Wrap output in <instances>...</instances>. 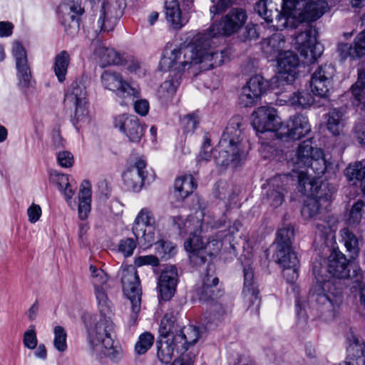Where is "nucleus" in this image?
I'll use <instances>...</instances> for the list:
<instances>
[{
	"label": "nucleus",
	"mask_w": 365,
	"mask_h": 365,
	"mask_svg": "<svg viewBox=\"0 0 365 365\" xmlns=\"http://www.w3.org/2000/svg\"><path fill=\"white\" fill-rule=\"evenodd\" d=\"M200 122V112L196 110L189 113L180 119L184 133H193Z\"/></svg>",
	"instance_id": "obj_53"
},
{
	"label": "nucleus",
	"mask_w": 365,
	"mask_h": 365,
	"mask_svg": "<svg viewBox=\"0 0 365 365\" xmlns=\"http://www.w3.org/2000/svg\"><path fill=\"white\" fill-rule=\"evenodd\" d=\"M322 200L325 201V199L308 198L302 208L301 212L303 217L310 219L317 215L320 209V202Z\"/></svg>",
	"instance_id": "obj_48"
},
{
	"label": "nucleus",
	"mask_w": 365,
	"mask_h": 365,
	"mask_svg": "<svg viewBox=\"0 0 365 365\" xmlns=\"http://www.w3.org/2000/svg\"><path fill=\"white\" fill-rule=\"evenodd\" d=\"M91 190L88 180H83L78 194V216L85 220L91 211Z\"/></svg>",
	"instance_id": "obj_37"
},
{
	"label": "nucleus",
	"mask_w": 365,
	"mask_h": 365,
	"mask_svg": "<svg viewBox=\"0 0 365 365\" xmlns=\"http://www.w3.org/2000/svg\"><path fill=\"white\" fill-rule=\"evenodd\" d=\"M173 227L176 228L180 235H184L190 232V237L184 243L185 249L187 252L193 255V260L196 263L204 264L206 257L204 255L205 244L202 237L200 235L201 230L198 229L200 222L197 220L187 218L184 220L182 216H173L170 217Z\"/></svg>",
	"instance_id": "obj_7"
},
{
	"label": "nucleus",
	"mask_w": 365,
	"mask_h": 365,
	"mask_svg": "<svg viewBox=\"0 0 365 365\" xmlns=\"http://www.w3.org/2000/svg\"><path fill=\"white\" fill-rule=\"evenodd\" d=\"M200 336L198 328L189 325L180 328L179 334L173 338L178 349L185 352L190 346L194 345Z\"/></svg>",
	"instance_id": "obj_32"
},
{
	"label": "nucleus",
	"mask_w": 365,
	"mask_h": 365,
	"mask_svg": "<svg viewBox=\"0 0 365 365\" xmlns=\"http://www.w3.org/2000/svg\"><path fill=\"white\" fill-rule=\"evenodd\" d=\"M101 80L106 89L115 92L121 98L132 97L133 100L139 96V91L125 81L122 75L116 71H105L101 76Z\"/></svg>",
	"instance_id": "obj_14"
},
{
	"label": "nucleus",
	"mask_w": 365,
	"mask_h": 365,
	"mask_svg": "<svg viewBox=\"0 0 365 365\" xmlns=\"http://www.w3.org/2000/svg\"><path fill=\"white\" fill-rule=\"evenodd\" d=\"M155 224V218L153 217L151 212L148 209H142L137 215L133 226V233L136 239L141 237L144 240L145 242L148 245L154 243L155 237L153 232L146 233L145 227H150Z\"/></svg>",
	"instance_id": "obj_24"
},
{
	"label": "nucleus",
	"mask_w": 365,
	"mask_h": 365,
	"mask_svg": "<svg viewBox=\"0 0 365 365\" xmlns=\"http://www.w3.org/2000/svg\"><path fill=\"white\" fill-rule=\"evenodd\" d=\"M285 43L284 36L280 33H276L270 37L262 39L261 48L265 56L272 61L285 51Z\"/></svg>",
	"instance_id": "obj_27"
},
{
	"label": "nucleus",
	"mask_w": 365,
	"mask_h": 365,
	"mask_svg": "<svg viewBox=\"0 0 365 365\" xmlns=\"http://www.w3.org/2000/svg\"><path fill=\"white\" fill-rule=\"evenodd\" d=\"M258 37L259 34L257 30V26L253 24H248L240 36V39L243 41L256 39Z\"/></svg>",
	"instance_id": "obj_63"
},
{
	"label": "nucleus",
	"mask_w": 365,
	"mask_h": 365,
	"mask_svg": "<svg viewBox=\"0 0 365 365\" xmlns=\"http://www.w3.org/2000/svg\"><path fill=\"white\" fill-rule=\"evenodd\" d=\"M185 46L186 45L178 47L172 43H168L163 51V57L159 63L160 70L166 71L173 68L175 71H178L174 76L165 81L158 91V97L163 103H168L175 95L177 88L180 85V73L197 64H189L185 66V69L182 68L181 62L184 61L183 49ZM199 64L200 68L205 70L202 68V64Z\"/></svg>",
	"instance_id": "obj_4"
},
{
	"label": "nucleus",
	"mask_w": 365,
	"mask_h": 365,
	"mask_svg": "<svg viewBox=\"0 0 365 365\" xmlns=\"http://www.w3.org/2000/svg\"><path fill=\"white\" fill-rule=\"evenodd\" d=\"M178 283V271L175 267L165 268L159 277L158 289L160 297L165 301L170 300L175 292Z\"/></svg>",
	"instance_id": "obj_25"
},
{
	"label": "nucleus",
	"mask_w": 365,
	"mask_h": 365,
	"mask_svg": "<svg viewBox=\"0 0 365 365\" xmlns=\"http://www.w3.org/2000/svg\"><path fill=\"white\" fill-rule=\"evenodd\" d=\"M365 207V202L358 200L351 207L347 224L351 227H356L359 224L362 217V212Z\"/></svg>",
	"instance_id": "obj_52"
},
{
	"label": "nucleus",
	"mask_w": 365,
	"mask_h": 365,
	"mask_svg": "<svg viewBox=\"0 0 365 365\" xmlns=\"http://www.w3.org/2000/svg\"><path fill=\"white\" fill-rule=\"evenodd\" d=\"M123 14V8L118 1L110 0L109 1H103L101 15L98 21L100 27V31H112L118 20L122 17Z\"/></svg>",
	"instance_id": "obj_20"
},
{
	"label": "nucleus",
	"mask_w": 365,
	"mask_h": 365,
	"mask_svg": "<svg viewBox=\"0 0 365 365\" xmlns=\"http://www.w3.org/2000/svg\"><path fill=\"white\" fill-rule=\"evenodd\" d=\"M95 55L98 58L101 67L110 65H122L123 63L122 56L112 48L100 45L95 49Z\"/></svg>",
	"instance_id": "obj_35"
},
{
	"label": "nucleus",
	"mask_w": 365,
	"mask_h": 365,
	"mask_svg": "<svg viewBox=\"0 0 365 365\" xmlns=\"http://www.w3.org/2000/svg\"><path fill=\"white\" fill-rule=\"evenodd\" d=\"M242 122L239 116L232 118L224 130L218 145L211 149L201 148L197 163L207 162L213 156L216 165L222 167L238 166L246 156L245 145L242 138Z\"/></svg>",
	"instance_id": "obj_3"
},
{
	"label": "nucleus",
	"mask_w": 365,
	"mask_h": 365,
	"mask_svg": "<svg viewBox=\"0 0 365 365\" xmlns=\"http://www.w3.org/2000/svg\"><path fill=\"white\" fill-rule=\"evenodd\" d=\"M353 284L351 286V292L359 298L361 305L365 309V283L363 282V274L361 270H353V275L351 277Z\"/></svg>",
	"instance_id": "obj_44"
},
{
	"label": "nucleus",
	"mask_w": 365,
	"mask_h": 365,
	"mask_svg": "<svg viewBox=\"0 0 365 365\" xmlns=\"http://www.w3.org/2000/svg\"><path fill=\"white\" fill-rule=\"evenodd\" d=\"M159 259L155 255H144L139 256L135 259V265L141 267L143 265H151L153 267H158L159 265Z\"/></svg>",
	"instance_id": "obj_62"
},
{
	"label": "nucleus",
	"mask_w": 365,
	"mask_h": 365,
	"mask_svg": "<svg viewBox=\"0 0 365 365\" xmlns=\"http://www.w3.org/2000/svg\"><path fill=\"white\" fill-rule=\"evenodd\" d=\"M181 327L177 323V317L173 312H167L161 319L159 333L164 339H173L179 334Z\"/></svg>",
	"instance_id": "obj_36"
},
{
	"label": "nucleus",
	"mask_w": 365,
	"mask_h": 365,
	"mask_svg": "<svg viewBox=\"0 0 365 365\" xmlns=\"http://www.w3.org/2000/svg\"><path fill=\"white\" fill-rule=\"evenodd\" d=\"M340 235L341 242L344 243L350 259H355L357 258L360 252L358 237L349 228H343L341 230Z\"/></svg>",
	"instance_id": "obj_40"
},
{
	"label": "nucleus",
	"mask_w": 365,
	"mask_h": 365,
	"mask_svg": "<svg viewBox=\"0 0 365 365\" xmlns=\"http://www.w3.org/2000/svg\"><path fill=\"white\" fill-rule=\"evenodd\" d=\"M289 101L291 105L305 108L311 106L314 102V98L312 94L307 91H297L289 97Z\"/></svg>",
	"instance_id": "obj_46"
},
{
	"label": "nucleus",
	"mask_w": 365,
	"mask_h": 365,
	"mask_svg": "<svg viewBox=\"0 0 365 365\" xmlns=\"http://www.w3.org/2000/svg\"><path fill=\"white\" fill-rule=\"evenodd\" d=\"M69 63L70 56L66 51H61L55 56L53 68L58 81H65Z\"/></svg>",
	"instance_id": "obj_41"
},
{
	"label": "nucleus",
	"mask_w": 365,
	"mask_h": 365,
	"mask_svg": "<svg viewBox=\"0 0 365 365\" xmlns=\"http://www.w3.org/2000/svg\"><path fill=\"white\" fill-rule=\"evenodd\" d=\"M327 129L334 135H339L343 128V113L336 108L329 110L327 119Z\"/></svg>",
	"instance_id": "obj_45"
},
{
	"label": "nucleus",
	"mask_w": 365,
	"mask_h": 365,
	"mask_svg": "<svg viewBox=\"0 0 365 365\" xmlns=\"http://www.w3.org/2000/svg\"><path fill=\"white\" fill-rule=\"evenodd\" d=\"M274 258L284 268V277L289 282H293L298 277L297 266L299 260L292 246L276 245Z\"/></svg>",
	"instance_id": "obj_17"
},
{
	"label": "nucleus",
	"mask_w": 365,
	"mask_h": 365,
	"mask_svg": "<svg viewBox=\"0 0 365 365\" xmlns=\"http://www.w3.org/2000/svg\"><path fill=\"white\" fill-rule=\"evenodd\" d=\"M247 19L246 11L233 8L223 16L219 23L213 24L207 31L197 33L183 49L182 68L192 63H202L205 70L221 66L227 59V50H217L213 45L219 36H230L236 33Z\"/></svg>",
	"instance_id": "obj_1"
},
{
	"label": "nucleus",
	"mask_w": 365,
	"mask_h": 365,
	"mask_svg": "<svg viewBox=\"0 0 365 365\" xmlns=\"http://www.w3.org/2000/svg\"><path fill=\"white\" fill-rule=\"evenodd\" d=\"M335 73L336 68L333 64L324 63L319 66L312 76V91L315 95L325 97L333 86Z\"/></svg>",
	"instance_id": "obj_15"
},
{
	"label": "nucleus",
	"mask_w": 365,
	"mask_h": 365,
	"mask_svg": "<svg viewBox=\"0 0 365 365\" xmlns=\"http://www.w3.org/2000/svg\"><path fill=\"white\" fill-rule=\"evenodd\" d=\"M294 232L292 226L287 225L278 230L275 240L276 245L292 246Z\"/></svg>",
	"instance_id": "obj_50"
},
{
	"label": "nucleus",
	"mask_w": 365,
	"mask_h": 365,
	"mask_svg": "<svg viewBox=\"0 0 365 365\" xmlns=\"http://www.w3.org/2000/svg\"><path fill=\"white\" fill-rule=\"evenodd\" d=\"M351 93L358 103L363 104L365 108V83L359 75L358 81L351 86Z\"/></svg>",
	"instance_id": "obj_57"
},
{
	"label": "nucleus",
	"mask_w": 365,
	"mask_h": 365,
	"mask_svg": "<svg viewBox=\"0 0 365 365\" xmlns=\"http://www.w3.org/2000/svg\"><path fill=\"white\" fill-rule=\"evenodd\" d=\"M328 4L323 0H260L256 3L255 11L266 22L275 24V30H282L287 26L288 19L293 11H300L299 14L304 21H317L328 10Z\"/></svg>",
	"instance_id": "obj_2"
},
{
	"label": "nucleus",
	"mask_w": 365,
	"mask_h": 365,
	"mask_svg": "<svg viewBox=\"0 0 365 365\" xmlns=\"http://www.w3.org/2000/svg\"><path fill=\"white\" fill-rule=\"evenodd\" d=\"M244 274V287L242 294L246 300L250 303V306H255V309H259L261 299L259 297V290L254 280V271L250 267H245Z\"/></svg>",
	"instance_id": "obj_28"
},
{
	"label": "nucleus",
	"mask_w": 365,
	"mask_h": 365,
	"mask_svg": "<svg viewBox=\"0 0 365 365\" xmlns=\"http://www.w3.org/2000/svg\"><path fill=\"white\" fill-rule=\"evenodd\" d=\"M347 181L352 185H356L365 178V163L356 161L349 163L344 171Z\"/></svg>",
	"instance_id": "obj_42"
},
{
	"label": "nucleus",
	"mask_w": 365,
	"mask_h": 365,
	"mask_svg": "<svg viewBox=\"0 0 365 365\" xmlns=\"http://www.w3.org/2000/svg\"><path fill=\"white\" fill-rule=\"evenodd\" d=\"M327 271L334 277L345 279L350 276L349 260L341 251L334 249L327 259Z\"/></svg>",
	"instance_id": "obj_26"
},
{
	"label": "nucleus",
	"mask_w": 365,
	"mask_h": 365,
	"mask_svg": "<svg viewBox=\"0 0 365 365\" xmlns=\"http://www.w3.org/2000/svg\"><path fill=\"white\" fill-rule=\"evenodd\" d=\"M12 55L15 58L19 86L21 89L32 86V76L25 48L19 42L13 45Z\"/></svg>",
	"instance_id": "obj_19"
},
{
	"label": "nucleus",
	"mask_w": 365,
	"mask_h": 365,
	"mask_svg": "<svg viewBox=\"0 0 365 365\" xmlns=\"http://www.w3.org/2000/svg\"><path fill=\"white\" fill-rule=\"evenodd\" d=\"M316 149L318 148L312 146L311 139L302 142L296 151L293 172L297 173L307 167L312 161Z\"/></svg>",
	"instance_id": "obj_33"
},
{
	"label": "nucleus",
	"mask_w": 365,
	"mask_h": 365,
	"mask_svg": "<svg viewBox=\"0 0 365 365\" xmlns=\"http://www.w3.org/2000/svg\"><path fill=\"white\" fill-rule=\"evenodd\" d=\"M277 61L279 72L287 74L288 81H293L297 75V69L299 64V60L296 53L291 51H285L278 58Z\"/></svg>",
	"instance_id": "obj_31"
},
{
	"label": "nucleus",
	"mask_w": 365,
	"mask_h": 365,
	"mask_svg": "<svg viewBox=\"0 0 365 365\" xmlns=\"http://www.w3.org/2000/svg\"><path fill=\"white\" fill-rule=\"evenodd\" d=\"M155 245L157 252L162 255V257H170L176 252V247L171 242L160 240L156 242Z\"/></svg>",
	"instance_id": "obj_56"
},
{
	"label": "nucleus",
	"mask_w": 365,
	"mask_h": 365,
	"mask_svg": "<svg viewBox=\"0 0 365 365\" xmlns=\"http://www.w3.org/2000/svg\"><path fill=\"white\" fill-rule=\"evenodd\" d=\"M156 347L157 357L162 364H168L172 361L175 351L180 354L184 353L178 349L173 339H158L156 341Z\"/></svg>",
	"instance_id": "obj_34"
},
{
	"label": "nucleus",
	"mask_w": 365,
	"mask_h": 365,
	"mask_svg": "<svg viewBox=\"0 0 365 365\" xmlns=\"http://www.w3.org/2000/svg\"><path fill=\"white\" fill-rule=\"evenodd\" d=\"M311 130L307 116L296 114L289 118L286 125L282 123L277 131V138L282 141L297 140Z\"/></svg>",
	"instance_id": "obj_11"
},
{
	"label": "nucleus",
	"mask_w": 365,
	"mask_h": 365,
	"mask_svg": "<svg viewBox=\"0 0 365 365\" xmlns=\"http://www.w3.org/2000/svg\"><path fill=\"white\" fill-rule=\"evenodd\" d=\"M349 346L345 362L347 365H365V344L351 333L348 336Z\"/></svg>",
	"instance_id": "obj_29"
},
{
	"label": "nucleus",
	"mask_w": 365,
	"mask_h": 365,
	"mask_svg": "<svg viewBox=\"0 0 365 365\" xmlns=\"http://www.w3.org/2000/svg\"><path fill=\"white\" fill-rule=\"evenodd\" d=\"M296 173L298 177V190L302 195L308 198L325 199L327 202L331 200V195L327 192L326 186H319L315 178H312L310 173H307L303 170H298Z\"/></svg>",
	"instance_id": "obj_18"
},
{
	"label": "nucleus",
	"mask_w": 365,
	"mask_h": 365,
	"mask_svg": "<svg viewBox=\"0 0 365 365\" xmlns=\"http://www.w3.org/2000/svg\"><path fill=\"white\" fill-rule=\"evenodd\" d=\"M312 161L304 169L307 173L311 170L317 177L322 176L327 170L326 160L322 149H316Z\"/></svg>",
	"instance_id": "obj_43"
},
{
	"label": "nucleus",
	"mask_w": 365,
	"mask_h": 365,
	"mask_svg": "<svg viewBox=\"0 0 365 365\" xmlns=\"http://www.w3.org/2000/svg\"><path fill=\"white\" fill-rule=\"evenodd\" d=\"M252 125L257 133L277 131L282 123L277 116V110L272 106H260L252 113Z\"/></svg>",
	"instance_id": "obj_13"
},
{
	"label": "nucleus",
	"mask_w": 365,
	"mask_h": 365,
	"mask_svg": "<svg viewBox=\"0 0 365 365\" xmlns=\"http://www.w3.org/2000/svg\"><path fill=\"white\" fill-rule=\"evenodd\" d=\"M338 52L341 61L349 58L356 60L365 57V30L356 36L352 43H339Z\"/></svg>",
	"instance_id": "obj_23"
},
{
	"label": "nucleus",
	"mask_w": 365,
	"mask_h": 365,
	"mask_svg": "<svg viewBox=\"0 0 365 365\" xmlns=\"http://www.w3.org/2000/svg\"><path fill=\"white\" fill-rule=\"evenodd\" d=\"M84 12L81 0H63L58 7V13L61 24L68 31H76L79 28V19Z\"/></svg>",
	"instance_id": "obj_16"
},
{
	"label": "nucleus",
	"mask_w": 365,
	"mask_h": 365,
	"mask_svg": "<svg viewBox=\"0 0 365 365\" xmlns=\"http://www.w3.org/2000/svg\"><path fill=\"white\" fill-rule=\"evenodd\" d=\"M165 14L167 21L175 30L181 29L189 21L186 15H182L178 0H165Z\"/></svg>",
	"instance_id": "obj_30"
},
{
	"label": "nucleus",
	"mask_w": 365,
	"mask_h": 365,
	"mask_svg": "<svg viewBox=\"0 0 365 365\" xmlns=\"http://www.w3.org/2000/svg\"><path fill=\"white\" fill-rule=\"evenodd\" d=\"M235 0H212L215 4L210 7V12L218 14L231 6Z\"/></svg>",
	"instance_id": "obj_64"
},
{
	"label": "nucleus",
	"mask_w": 365,
	"mask_h": 365,
	"mask_svg": "<svg viewBox=\"0 0 365 365\" xmlns=\"http://www.w3.org/2000/svg\"><path fill=\"white\" fill-rule=\"evenodd\" d=\"M145 168V161L139 159L135 162L133 168L128 169L123 173L122 178L128 190L140 191L146 181L149 182L150 180L154 178L152 175L150 176L145 175L144 170Z\"/></svg>",
	"instance_id": "obj_21"
},
{
	"label": "nucleus",
	"mask_w": 365,
	"mask_h": 365,
	"mask_svg": "<svg viewBox=\"0 0 365 365\" xmlns=\"http://www.w3.org/2000/svg\"><path fill=\"white\" fill-rule=\"evenodd\" d=\"M113 125L130 143H139L144 135V125L135 115H118L114 118Z\"/></svg>",
	"instance_id": "obj_12"
},
{
	"label": "nucleus",
	"mask_w": 365,
	"mask_h": 365,
	"mask_svg": "<svg viewBox=\"0 0 365 365\" xmlns=\"http://www.w3.org/2000/svg\"><path fill=\"white\" fill-rule=\"evenodd\" d=\"M38 343L35 326L31 325L29 329L26 330L23 336V344L29 349H34Z\"/></svg>",
	"instance_id": "obj_58"
},
{
	"label": "nucleus",
	"mask_w": 365,
	"mask_h": 365,
	"mask_svg": "<svg viewBox=\"0 0 365 365\" xmlns=\"http://www.w3.org/2000/svg\"><path fill=\"white\" fill-rule=\"evenodd\" d=\"M216 189L218 190L216 195L221 200H227L230 202L235 198L232 187L225 182H218L216 185Z\"/></svg>",
	"instance_id": "obj_55"
},
{
	"label": "nucleus",
	"mask_w": 365,
	"mask_h": 365,
	"mask_svg": "<svg viewBox=\"0 0 365 365\" xmlns=\"http://www.w3.org/2000/svg\"><path fill=\"white\" fill-rule=\"evenodd\" d=\"M88 336L93 349L101 346L103 354L113 361L120 359L121 350L114 345V324L110 318L101 315L95 325L88 330Z\"/></svg>",
	"instance_id": "obj_6"
},
{
	"label": "nucleus",
	"mask_w": 365,
	"mask_h": 365,
	"mask_svg": "<svg viewBox=\"0 0 365 365\" xmlns=\"http://www.w3.org/2000/svg\"><path fill=\"white\" fill-rule=\"evenodd\" d=\"M66 338L67 334L64 328L61 326H56L54 328L53 344L58 351L63 352L66 351L67 348Z\"/></svg>",
	"instance_id": "obj_54"
},
{
	"label": "nucleus",
	"mask_w": 365,
	"mask_h": 365,
	"mask_svg": "<svg viewBox=\"0 0 365 365\" xmlns=\"http://www.w3.org/2000/svg\"><path fill=\"white\" fill-rule=\"evenodd\" d=\"M317 31L311 25H307L305 29L295 38L296 48L307 63H313L323 52L322 46L317 41Z\"/></svg>",
	"instance_id": "obj_9"
},
{
	"label": "nucleus",
	"mask_w": 365,
	"mask_h": 365,
	"mask_svg": "<svg viewBox=\"0 0 365 365\" xmlns=\"http://www.w3.org/2000/svg\"><path fill=\"white\" fill-rule=\"evenodd\" d=\"M106 289L104 287L95 289V294L101 315H106L111 312V302L108 299Z\"/></svg>",
	"instance_id": "obj_51"
},
{
	"label": "nucleus",
	"mask_w": 365,
	"mask_h": 365,
	"mask_svg": "<svg viewBox=\"0 0 365 365\" xmlns=\"http://www.w3.org/2000/svg\"><path fill=\"white\" fill-rule=\"evenodd\" d=\"M87 92L85 86L81 82L73 81L65 95L64 101L67 105L75 106L73 123L77 125L88 120V110L87 104Z\"/></svg>",
	"instance_id": "obj_10"
},
{
	"label": "nucleus",
	"mask_w": 365,
	"mask_h": 365,
	"mask_svg": "<svg viewBox=\"0 0 365 365\" xmlns=\"http://www.w3.org/2000/svg\"><path fill=\"white\" fill-rule=\"evenodd\" d=\"M282 180V176L274 177L271 180L272 188H269L267 193V202L272 207L277 208L282 205L284 199V192L285 188L283 185H279Z\"/></svg>",
	"instance_id": "obj_38"
},
{
	"label": "nucleus",
	"mask_w": 365,
	"mask_h": 365,
	"mask_svg": "<svg viewBox=\"0 0 365 365\" xmlns=\"http://www.w3.org/2000/svg\"><path fill=\"white\" fill-rule=\"evenodd\" d=\"M313 271L316 282L309 290L308 301L322 314L328 313L334 316L342 302L341 289L335 279L323 277L320 272L317 273L315 267Z\"/></svg>",
	"instance_id": "obj_5"
},
{
	"label": "nucleus",
	"mask_w": 365,
	"mask_h": 365,
	"mask_svg": "<svg viewBox=\"0 0 365 365\" xmlns=\"http://www.w3.org/2000/svg\"><path fill=\"white\" fill-rule=\"evenodd\" d=\"M197 187L194 177L189 174L181 176L175 180V191L178 197L184 200L192 194Z\"/></svg>",
	"instance_id": "obj_39"
},
{
	"label": "nucleus",
	"mask_w": 365,
	"mask_h": 365,
	"mask_svg": "<svg viewBox=\"0 0 365 365\" xmlns=\"http://www.w3.org/2000/svg\"><path fill=\"white\" fill-rule=\"evenodd\" d=\"M208 289L202 285L198 289L197 293L199 300L202 302L210 303L215 302L220 296V290L217 288V286H208Z\"/></svg>",
	"instance_id": "obj_47"
},
{
	"label": "nucleus",
	"mask_w": 365,
	"mask_h": 365,
	"mask_svg": "<svg viewBox=\"0 0 365 365\" xmlns=\"http://www.w3.org/2000/svg\"><path fill=\"white\" fill-rule=\"evenodd\" d=\"M136 245V242L133 238L128 237L123 239L119 242L118 251L125 257H130L133 255Z\"/></svg>",
	"instance_id": "obj_59"
},
{
	"label": "nucleus",
	"mask_w": 365,
	"mask_h": 365,
	"mask_svg": "<svg viewBox=\"0 0 365 365\" xmlns=\"http://www.w3.org/2000/svg\"><path fill=\"white\" fill-rule=\"evenodd\" d=\"M222 242L220 240L214 237H209L205 244L204 254L207 253L210 255H216L222 248Z\"/></svg>",
	"instance_id": "obj_60"
},
{
	"label": "nucleus",
	"mask_w": 365,
	"mask_h": 365,
	"mask_svg": "<svg viewBox=\"0 0 365 365\" xmlns=\"http://www.w3.org/2000/svg\"><path fill=\"white\" fill-rule=\"evenodd\" d=\"M121 282L124 294L131 305L129 324L134 325L140 311L142 295L140 279L134 266L129 265L123 269Z\"/></svg>",
	"instance_id": "obj_8"
},
{
	"label": "nucleus",
	"mask_w": 365,
	"mask_h": 365,
	"mask_svg": "<svg viewBox=\"0 0 365 365\" xmlns=\"http://www.w3.org/2000/svg\"><path fill=\"white\" fill-rule=\"evenodd\" d=\"M153 342L154 336L151 333L145 331L141 334L135 345V352L138 355L145 354L151 348Z\"/></svg>",
	"instance_id": "obj_49"
},
{
	"label": "nucleus",
	"mask_w": 365,
	"mask_h": 365,
	"mask_svg": "<svg viewBox=\"0 0 365 365\" xmlns=\"http://www.w3.org/2000/svg\"><path fill=\"white\" fill-rule=\"evenodd\" d=\"M265 88L266 84L262 76L252 77L242 89L239 96V104L245 108L255 106L265 91Z\"/></svg>",
	"instance_id": "obj_22"
},
{
	"label": "nucleus",
	"mask_w": 365,
	"mask_h": 365,
	"mask_svg": "<svg viewBox=\"0 0 365 365\" xmlns=\"http://www.w3.org/2000/svg\"><path fill=\"white\" fill-rule=\"evenodd\" d=\"M316 234L322 239L327 240L332 232V227L329 223L324 220H321L315 224Z\"/></svg>",
	"instance_id": "obj_61"
}]
</instances>
